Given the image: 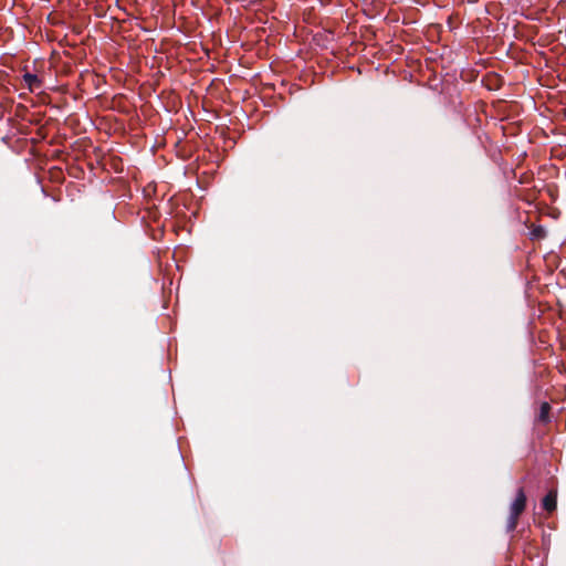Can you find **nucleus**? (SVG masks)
Segmentation results:
<instances>
[{"label":"nucleus","mask_w":566,"mask_h":566,"mask_svg":"<svg viewBox=\"0 0 566 566\" xmlns=\"http://www.w3.org/2000/svg\"><path fill=\"white\" fill-rule=\"evenodd\" d=\"M526 501H527V499H526L524 489L520 488L516 492L515 500L513 501V503L511 504V507H510V515H509V518L506 522V532L507 533L515 531L517 523H518V518H520L521 514L525 511Z\"/></svg>","instance_id":"nucleus-1"},{"label":"nucleus","mask_w":566,"mask_h":566,"mask_svg":"<svg viewBox=\"0 0 566 566\" xmlns=\"http://www.w3.org/2000/svg\"><path fill=\"white\" fill-rule=\"evenodd\" d=\"M543 509L548 513H552L556 510L557 506V492L555 490H551L542 501Z\"/></svg>","instance_id":"nucleus-2"},{"label":"nucleus","mask_w":566,"mask_h":566,"mask_svg":"<svg viewBox=\"0 0 566 566\" xmlns=\"http://www.w3.org/2000/svg\"><path fill=\"white\" fill-rule=\"evenodd\" d=\"M23 81L25 82L30 92H33L42 86V81L35 74L25 73L23 75Z\"/></svg>","instance_id":"nucleus-3"},{"label":"nucleus","mask_w":566,"mask_h":566,"mask_svg":"<svg viewBox=\"0 0 566 566\" xmlns=\"http://www.w3.org/2000/svg\"><path fill=\"white\" fill-rule=\"evenodd\" d=\"M549 411L551 405L548 402H543L539 408L538 420L541 422H547L549 420Z\"/></svg>","instance_id":"nucleus-4"},{"label":"nucleus","mask_w":566,"mask_h":566,"mask_svg":"<svg viewBox=\"0 0 566 566\" xmlns=\"http://www.w3.org/2000/svg\"><path fill=\"white\" fill-rule=\"evenodd\" d=\"M544 234V230L543 228L538 227L536 228L534 231H533V235L536 237V238H542Z\"/></svg>","instance_id":"nucleus-5"}]
</instances>
